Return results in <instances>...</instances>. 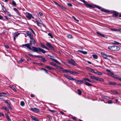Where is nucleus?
<instances>
[{"mask_svg":"<svg viewBox=\"0 0 121 121\" xmlns=\"http://www.w3.org/2000/svg\"><path fill=\"white\" fill-rule=\"evenodd\" d=\"M41 46L42 47L44 48L46 46L44 45L42 43H40Z\"/></svg>","mask_w":121,"mask_h":121,"instance_id":"37998d69","label":"nucleus"},{"mask_svg":"<svg viewBox=\"0 0 121 121\" xmlns=\"http://www.w3.org/2000/svg\"><path fill=\"white\" fill-rule=\"evenodd\" d=\"M16 12L20 16H21L20 15V13L18 10H17V11H16Z\"/></svg>","mask_w":121,"mask_h":121,"instance_id":"6e6d98bb","label":"nucleus"},{"mask_svg":"<svg viewBox=\"0 0 121 121\" xmlns=\"http://www.w3.org/2000/svg\"><path fill=\"white\" fill-rule=\"evenodd\" d=\"M20 34L19 33H18L17 34H16L14 36L15 37H17L18 36V35H19Z\"/></svg>","mask_w":121,"mask_h":121,"instance_id":"69168bd1","label":"nucleus"},{"mask_svg":"<svg viewBox=\"0 0 121 121\" xmlns=\"http://www.w3.org/2000/svg\"><path fill=\"white\" fill-rule=\"evenodd\" d=\"M94 58L95 59H97L98 57L97 55L96 54H94L92 55Z\"/></svg>","mask_w":121,"mask_h":121,"instance_id":"473e14b6","label":"nucleus"},{"mask_svg":"<svg viewBox=\"0 0 121 121\" xmlns=\"http://www.w3.org/2000/svg\"><path fill=\"white\" fill-rule=\"evenodd\" d=\"M12 4L14 6H15L16 5V3L13 0L12 1Z\"/></svg>","mask_w":121,"mask_h":121,"instance_id":"c9c22d12","label":"nucleus"},{"mask_svg":"<svg viewBox=\"0 0 121 121\" xmlns=\"http://www.w3.org/2000/svg\"><path fill=\"white\" fill-rule=\"evenodd\" d=\"M26 17L27 18L30 19H31V17H32V15L31 14L28 13V15L26 16Z\"/></svg>","mask_w":121,"mask_h":121,"instance_id":"ddd939ff","label":"nucleus"},{"mask_svg":"<svg viewBox=\"0 0 121 121\" xmlns=\"http://www.w3.org/2000/svg\"><path fill=\"white\" fill-rule=\"evenodd\" d=\"M4 12L5 13V14H6L8 15L9 13V12L7 11V10L5 11Z\"/></svg>","mask_w":121,"mask_h":121,"instance_id":"8fccbe9b","label":"nucleus"},{"mask_svg":"<svg viewBox=\"0 0 121 121\" xmlns=\"http://www.w3.org/2000/svg\"><path fill=\"white\" fill-rule=\"evenodd\" d=\"M10 87L14 92H16L17 91L16 89L13 86H11Z\"/></svg>","mask_w":121,"mask_h":121,"instance_id":"c756f323","label":"nucleus"},{"mask_svg":"<svg viewBox=\"0 0 121 121\" xmlns=\"http://www.w3.org/2000/svg\"><path fill=\"white\" fill-rule=\"evenodd\" d=\"M5 47L7 49H8L9 48V46L7 45H5Z\"/></svg>","mask_w":121,"mask_h":121,"instance_id":"e2e57ef3","label":"nucleus"},{"mask_svg":"<svg viewBox=\"0 0 121 121\" xmlns=\"http://www.w3.org/2000/svg\"><path fill=\"white\" fill-rule=\"evenodd\" d=\"M84 4L87 6V8H94L95 7L99 9H101L102 8L98 6H96L95 5H91L88 4V3L84 0H80Z\"/></svg>","mask_w":121,"mask_h":121,"instance_id":"f03ea898","label":"nucleus"},{"mask_svg":"<svg viewBox=\"0 0 121 121\" xmlns=\"http://www.w3.org/2000/svg\"><path fill=\"white\" fill-rule=\"evenodd\" d=\"M60 113L62 115H63L64 114V112L63 111H60Z\"/></svg>","mask_w":121,"mask_h":121,"instance_id":"338daca9","label":"nucleus"},{"mask_svg":"<svg viewBox=\"0 0 121 121\" xmlns=\"http://www.w3.org/2000/svg\"><path fill=\"white\" fill-rule=\"evenodd\" d=\"M36 23L38 25V26H40L39 25V23L37 21H36Z\"/></svg>","mask_w":121,"mask_h":121,"instance_id":"0e129e2a","label":"nucleus"},{"mask_svg":"<svg viewBox=\"0 0 121 121\" xmlns=\"http://www.w3.org/2000/svg\"><path fill=\"white\" fill-rule=\"evenodd\" d=\"M54 3H55V4H56L58 6H60V5L59 4H58V3H57L56 2L54 1Z\"/></svg>","mask_w":121,"mask_h":121,"instance_id":"13d9d810","label":"nucleus"},{"mask_svg":"<svg viewBox=\"0 0 121 121\" xmlns=\"http://www.w3.org/2000/svg\"><path fill=\"white\" fill-rule=\"evenodd\" d=\"M4 115V114L2 112L0 113V116Z\"/></svg>","mask_w":121,"mask_h":121,"instance_id":"774afa93","label":"nucleus"},{"mask_svg":"<svg viewBox=\"0 0 121 121\" xmlns=\"http://www.w3.org/2000/svg\"><path fill=\"white\" fill-rule=\"evenodd\" d=\"M24 60V59L23 58H22L21 59L17 61L18 63L20 64Z\"/></svg>","mask_w":121,"mask_h":121,"instance_id":"a211bd4d","label":"nucleus"},{"mask_svg":"<svg viewBox=\"0 0 121 121\" xmlns=\"http://www.w3.org/2000/svg\"><path fill=\"white\" fill-rule=\"evenodd\" d=\"M113 13H114L113 15V17H117L118 15V12L116 11H114L113 12Z\"/></svg>","mask_w":121,"mask_h":121,"instance_id":"9b49d317","label":"nucleus"},{"mask_svg":"<svg viewBox=\"0 0 121 121\" xmlns=\"http://www.w3.org/2000/svg\"><path fill=\"white\" fill-rule=\"evenodd\" d=\"M56 67L57 68L60 69H63V68L61 67L60 66H58L57 65V66H56Z\"/></svg>","mask_w":121,"mask_h":121,"instance_id":"09e8293b","label":"nucleus"},{"mask_svg":"<svg viewBox=\"0 0 121 121\" xmlns=\"http://www.w3.org/2000/svg\"><path fill=\"white\" fill-rule=\"evenodd\" d=\"M30 109L36 112H39V110L38 109L36 108H31Z\"/></svg>","mask_w":121,"mask_h":121,"instance_id":"9d476101","label":"nucleus"},{"mask_svg":"<svg viewBox=\"0 0 121 121\" xmlns=\"http://www.w3.org/2000/svg\"><path fill=\"white\" fill-rule=\"evenodd\" d=\"M68 63L70 65H73V66H75V62H71L70 60H68Z\"/></svg>","mask_w":121,"mask_h":121,"instance_id":"2eb2a0df","label":"nucleus"},{"mask_svg":"<svg viewBox=\"0 0 121 121\" xmlns=\"http://www.w3.org/2000/svg\"><path fill=\"white\" fill-rule=\"evenodd\" d=\"M50 64L51 65H52L54 66L55 67H56V66H57V65L55 63H54L53 62H52L50 63Z\"/></svg>","mask_w":121,"mask_h":121,"instance_id":"7c9ffc66","label":"nucleus"},{"mask_svg":"<svg viewBox=\"0 0 121 121\" xmlns=\"http://www.w3.org/2000/svg\"><path fill=\"white\" fill-rule=\"evenodd\" d=\"M101 10L103 12H104L106 13H108L110 12V11H109V10L105 9H101Z\"/></svg>","mask_w":121,"mask_h":121,"instance_id":"4468645a","label":"nucleus"},{"mask_svg":"<svg viewBox=\"0 0 121 121\" xmlns=\"http://www.w3.org/2000/svg\"><path fill=\"white\" fill-rule=\"evenodd\" d=\"M26 33L27 35L29 36L30 38L33 36L32 34L29 31H26Z\"/></svg>","mask_w":121,"mask_h":121,"instance_id":"1a4fd4ad","label":"nucleus"},{"mask_svg":"<svg viewBox=\"0 0 121 121\" xmlns=\"http://www.w3.org/2000/svg\"><path fill=\"white\" fill-rule=\"evenodd\" d=\"M72 17L74 19L76 20V21H77V22H79V20H77L76 18H75V17L73 16Z\"/></svg>","mask_w":121,"mask_h":121,"instance_id":"a18cd8bd","label":"nucleus"},{"mask_svg":"<svg viewBox=\"0 0 121 121\" xmlns=\"http://www.w3.org/2000/svg\"><path fill=\"white\" fill-rule=\"evenodd\" d=\"M45 68H47L48 69L52 70H53L54 69V68H53L49 66H47L45 67Z\"/></svg>","mask_w":121,"mask_h":121,"instance_id":"f3484780","label":"nucleus"},{"mask_svg":"<svg viewBox=\"0 0 121 121\" xmlns=\"http://www.w3.org/2000/svg\"><path fill=\"white\" fill-rule=\"evenodd\" d=\"M49 111L53 113H55V110H52L50 109L49 110Z\"/></svg>","mask_w":121,"mask_h":121,"instance_id":"864d4df0","label":"nucleus"},{"mask_svg":"<svg viewBox=\"0 0 121 121\" xmlns=\"http://www.w3.org/2000/svg\"><path fill=\"white\" fill-rule=\"evenodd\" d=\"M95 73L99 75H101L102 74V73L101 72L99 71H97L95 72Z\"/></svg>","mask_w":121,"mask_h":121,"instance_id":"cd10ccee","label":"nucleus"},{"mask_svg":"<svg viewBox=\"0 0 121 121\" xmlns=\"http://www.w3.org/2000/svg\"><path fill=\"white\" fill-rule=\"evenodd\" d=\"M108 103L109 104H111L112 103V102L111 100H109L108 101Z\"/></svg>","mask_w":121,"mask_h":121,"instance_id":"49530a36","label":"nucleus"},{"mask_svg":"<svg viewBox=\"0 0 121 121\" xmlns=\"http://www.w3.org/2000/svg\"><path fill=\"white\" fill-rule=\"evenodd\" d=\"M85 83H86L85 84L88 86H92V85L90 83L87 82H85Z\"/></svg>","mask_w":121,"mask_h":121,"instance_id":"f704fd0d","label":"nucleus"},{"mask_svg":"<svg viewBox=\"0 0 121 121\" xmlns=\"http://www.w3.org/2000/svg\"><path fill=\"white\" fill-rule=\"evenodd\" d=\"M83 79H84L85 81L86 80H87L88 81V80H89V79H88L87 78H83Z\"/></svg>","mask_w":121,"mask_h":121,"instance_id":"bf43d9fd","label":"nucleus"},{"mask_svg":"<svg viewBox=\"0 0 121 121\" xmlns=\"http://www.w3.org/2000/svg\"><path fill=\"white\" fill-rule=\"evenodd\" d=\"M50 58L52 60L54 61H55L56 63L57 64H60V63L57 60L54 59L53 58Z\"/></svg>","mask_w":121,"mask_h":121,"instance_id":"412c9836","label":"nucleus"},{"mask_svg":"<svg viewBox=\"0 0 121 121\" xmlns=\"http://www.w3.org/2000/svg\"><path fill=\"white\" fill-rule=\"evenodd\" d=\"M77 91L78 92V93L79 95H81L82 94V92L79 89H78L77 90Z\"/></svg>","mask_w":121,"mask_h":121,"instance_id":"393cba45","label":"nucleus"},{"mask_svg":"<svg viewBox=\"0 0 121 121\" xmlns=\"http://www.w3.org/2000/svg\"><path fill=\"white\" fill-rule=\"evenodd\" d=\"M108 49L112 51H118L120 49V48L116 46H110L108 47Z\"/></svg>","mask_w":121,"mask_h":121,"instance_id":"7ed1b4c3","label":"nucleus"},{"mask_svg":"<svg viewBox=\"0 0 121 121\" xmlns=\"http://www.w3.org/2000/svg\"><path fill=\"white\" fill-rule=\"evenodd\" d=\"M64 76L68 79L70 80L73 81L75 80V79L71 77L69 75H67L66 74H64Z\"/></svg>","mask_w":121,"mask_h":121,"instance_id":"20e7f679","label":"nucleus"},{"mask_svg":"<svg viewBox=\"0 0 121 121\" xmlns=\"http://www.w3.org/2000/svg\"><path fill=\"white\" fill-rule=\"evenodd\" d=\"M114 43H113L115 44H120V43L116 41H114Z\"/></svg>","mask_w":121,"mask_h":121,"instance_id":"3c124183","label":"nucleus"},{"mask_svg":"<svg viewBox=\"0 0 121 121\" xmlns=\"http://www.w3.org/2000/svg\"><path fill=\"white\" fill-rule=\"evenodd\" d=\"M1 6L2 8V10H3V11L4 12L7 10L6 9L4 5H2Z\"/></svg>","mask_w":121,"mask_h":121,"instance_id":"2f4dec72","label":"nucleus"},{"mask_svg":"<svg viewBox=\"0 0 121 121\" xmlns=\"http://www.w3.org/2000/svg\"><path fill=\"white\" fill-rule=\"evenodd\" d=\"M89 77L91 79H95L96 80V77L94 76H90Z\"/></svg>","mask_w":121,"mask_h":121,"instance_id":"72a5a7b5","label":"nucleus"},{"mask_svg":"<svg viewBox=\"0 0 121 121\" xmlns=\"http://www.w3.org/2000/svg\"><path fill=\"white\" fill-rule=\"evenodd\" d=\"M42 59L41 60V61L43 62H44L47 61V60L45 58L42 57V58H41Z\"/></svg>","mask_w":121,"mask_h":121,"instance_id":"bb28decb","label":"nucleus"},{"mask_svg":"<svg viewBox=\"0 0 121 121\" xmlns=\"http://www.w3.org/2000/svg\"><path fill=\"white\" fill-rule=\"evenodd\" d=\"M29 28V30H30L31 31H32V33L33 34H35V33L34 31L31 28Z\"/></svg>","mask_w":121,"mask_h":121,"instance_id":"a19ab883","label":"nucleus"},{"mask_svg":"<svg viewBox=\"0 0 121 121\" xmlns=\"http://www.w3.org/2000/svg\"><path fill=\"white\" fill-rule=\"evenodd\" d=\"M62 70L65 73H70L71 71L68 69H62Z\"/></svg>","mask_w":121,"mask_h":121,"instance_id":"aec40b11","label":"nucleus"},{"mask_svg":"<svg viewBox=\"0 0 121 121\" xmlns=\"http://www.w3.org/2000/svg\"><path fill=\"white\" fill-rule=\"evenodd\" d=\"M30 117L34 121H39V120L37 119V118L35 117H34L31 116Z\"/></svg>","mask_w":121,"mask_h":121,"instance_id":"f8f14e48","label":"nucleus"},{"mask_svg":"<svg viewBox=\"0 0 121 121\" xmlns=\"http://www.w3.org/2000/svg\"><path fill=\"white\" fill-rule=\"evenodd\" d=\"M101 54L102 57L105 59H107V57H110L108 55H107L103 52H101Z\"/></svg>","mask_w":121,"mask_h":121,"instance_id":"423d86ee","label":"nucleus"},{"mask_svg":"<svg viewBox=\"0 0 121 121\" xmlns=\"http://www.w3.org/2000/svg\"><path fill=\"white\" fill-rule=\"evenodd\" d=\"M115 79H118L119 80L121 81V77L119 76H117Z\"/></svg>","mask_w":121,"mask_h":121,"instance_id":"4c0bfd02","label":"nucleus"},{"mask_svg":"<svg viewBox=\"0 0 121 121\" xmlns=\"http://www.w3.org/2000/svg\"><path fill=\"white\" fill-rule=\"evenodd\" d=\"M108 84L110 85H115L116 84V83L115 82H109Z\"/></svg>","mask_w":121,"mask_h":121,"instance_id":"5701e85b","label":"nucleus"},{"mask_svg":"<svg viewBox=\"0 0 121 121\" xmlns=\"http://www.w3.org/2000/svg\"><path fill=\"white\" fill-rule=\"evenodd\" d=\"M89 70L92 73H95V72L94 69L91 68H89Z\"/></svg>","mask_w":121,"mask_h":121,"instance_id":"58836bf2","label":"nucleus"},{"mask_svg":"<svg viewBox=\"0 0 121 121\" xmlns=\"http://www.w3.org/2000/svg\"><path fill=\"white\" fill-rule=\"evenodd\" d=\"M30 38L31 39V40L30 41V43H29L23 44L22 45L23 46H25L29 50H32L33 52H35L37 53L42 52L43 53H44L46 52V51L43 49L40 48H36L35 47H32V48L30 46L32 45V43L34 45H35L36 44V43L33 36Z\"/></svg>","mask_w":121,"mask_h":121,"instance_id":"f257e3e1","label":"nucleus"},{"mask_svg":"<svg viewBox=\"0 0 121 121\" xmlns=\"http://www.w3.org/2000/svg\"><path fill=\"white\" fill-rule=\"evenodd\" d=\"M39 15H40V16H43V14L41 12H39Z\"/></svg>","mask_w":121,"mask_h":121,"instance_id":"4d7b16f0","label":"nucleus"},{"mask_svg":"<svg viewBox=\"0 0 121 121\" xmlns=\"http://www.w3.org/2000/svg\"><path fill=\"white\" fill-rule=\"evenodd\" d=\"M1 109L5 110L7 111H9V109L8 108L6 107H3Z\"/></svg>","mask_w":121,"mask_h":121,"instance_id":"c85d7f7f","label":"nucleus"},{"mask_svg":"<svg viewBox=\"0 0 121 121\" xmlns=\"http://www.w3.org/2000/svg\"><path fill=\"white\" fill-rule=\"evenodd\" d=\"M4 102H5V103L7 104V106L10 109H12V108L11 107L10 104L8 101L7 100H5L4 101Z\"/></svg>","mask_w":121,"mask_h":121,"instance_id":"6e6552de","label":"nucleus"},{"mask_svg":"<svg viewBox=\"0 0 121 121\" xmlns=\"http://www.w3.org/2000/svg\"><path fill=\"white\" fill-rule=\"evenodd\" d=\"M47 117H48V118L49 119V120L50 121H51V119H52V118L51 117V116H47Z\"/></svg>","mask_w":121,"mask_h":121,"instance_id":"603ef678","label":"nucleus"},{"mask_svg":"<svg viewBox=\"0 0 121 121\" xmlns=\"http://www.w3.org/2000/svg\"><path fill=\"white\" fill-rule=\"evenodd\" d=\"M5 115L6 117V118L8 121H11V119L9 117L7 113L5 114Z\"/></svg>","mask_w":121,"mask_h":121,"instance_id":"6ab92c4d","label":"nucleus"},{"mask_svg":"<svg viewBox=\"0 0 121 121\" xmlns=\"http://www.w3.org/2000/svg\"><path fill=\"white\" fill-rule=\"evenodd\" d=\"M72 118L74 120H77L76 118L75 117H72Z\"/></svg>","mask_w":121,"mask_h":121,"instance_id":"680f3d73","label":"nucleus"},{"mask_svg":"<svg viewBox=\"0 0 121 121\" xmlns=\"http://www.w3.org/2000/svg\"><path fill=\"white\" fill-rule=\"evenodd\" d=\"M81 83H84L85 84H86L85 82H86L85 80L84 79H83L82 80H81Z\"/></svg>","mask_w":121,"mask_h":121,"instance_id":"ea45409f","label":"nucleus"},{"mask_svg":"<svg viewBox=\"0 0 121 121\" xmlns=\"http://www.w3.org/2000/svg\"><path fill=\"white\" fill-rule=\"evenodd\" d=\"M75 82L77 84H80L81 83V80H75Z\"/></svg>","mask_w":121,"mask_h":121,"instance_id":"b1692460","label":"nucleus"},{"mask_svg":"<svg viewBox=\"0 0 121 121\" xmlns=\"http://www.w3.org/2000/svg\"><path fill=\"white\" fill-rule=\"evenodd\" d=\"M48 35L49 36H50L51 38H52L53 37V36L52 35V34L50 33H49L48 34Z\"/></svg>","mask_w":121,"mask_h":121,"instance_id":"c03bdc74","label":"nucleus"},{"mask_svg":"<svg viewBox=\"0 0 121 121\" xmlns=\"http://www.w3.org/2000/svg\"><path fill=\"white\" fill-rule=\"evenodd\" d=\"M96 33L98 35H100L101 36L103 37H105V36L103 34L98 32H97Z\"/></svg>","mask_w":121,"mask_h":121,"instance_id":"4be33fe9","label":"nucleus"},{"mask_svg":"<svg viewBox=\"0 0 121 121\" xmlns=\"http://www.w3.org/2000/svg\"><path fill=\"white\" fill-rule=\"evenodd\" d=\"M21 105L22 106H24L25 105V103L24 101H21Z\"/></svg>","mask_w":121,"mask_h":121,"instance_id":"e433bc0d","label":"nucleus"},{"mask_svg":"<svg viewBox=\"0 0 121 121\" xmlns=\"http://www.w3.org/2000/svg\"><path fill=\"white\" fill-rule=\"evenodd\" d=\"M108 74L110 76H111L112 77L114 78H116L117 76L116 75H114V74L113 73L111 72H110V73H108Z\"/></svg>","mask_w":121,"mask_h":121,"instance_id":"0eeeda50","label":"nucleus"},{"mask_svg":"<svg viewBox=\"0 0 121 121\" xmlns=\"http://www.w3.org/2000/svg\"><path fill=\"white\" fill-rule=\"evenodd\" d=\"M46 45L48 47L50 48L53 51L55 50L53 47L49 43L47 42L46 43Z\"/></svg>","mask_w":121,"mask_h":121,"instance_id":"39448f33","label":"nucleus"},{"mask_svg":"<svg viewBox=\"0 0 121 121\" xmlns=\"http://www.w3.org/2000/svg\"><path fill=\"white\" fill-rule=\"evenodd\" d=\"M68 37L69 39L71 38L72 37V36L71 35H69L67 36Z\"/></svg>","mask_w":121,"mask_h":121,"instance_id":"79ce46f5","label":"nucleus"},{"mask_svg":"<svg viewBox=\"0 0 121 121\" xmlns=\"http://www.w3.org/2000/svg\"><path fill=\"white\" fill-rule=\"evenodd\" d=\"M82 53L84 54H87V53L86 52L82 51Z\"/></svg>","mask_w":121,"mask_h":121,"instance_id":"de8ad7c7","label":"nucleus"},{"mask_svg":"<svg viewBox=\"0 0 121 121\" xmlns=\"http://www.w3.org/2000/svg\"><path fill=\"white\" fill-rule=\"evenodd\" d=\"M36 57L38 58H42V56H40L39 55H37V56H36Z\"/></svg>","mask_w":121,"mask_h":121,"instance_id":"052dcab7","label":"nucleus"},{"mask_svg":"<svg viewBox=\"0 0 121 121\" xmlns=\"http://www.w3.org/2000/svg\"><path fill=\"white\" fill-rule=\"evenodd\" d=\"M96 80L101 81H104V80L103 79L97 77H96Z\"/></svg>","mask_w":121,"mask_h":121,"instance_id":"dca6fc26","label":"nucleus"},{"mask_svg":"<svg viewBox=\"0 0 121 121\" xmlns=\"http://www.w3.org/2000/svg\"><path fill=\"white\" fill-rule=\"evenodd\" d=\"M67 5L69 6L70 7H72V4L70 3H68L67 4Z\"/></svg>","mask_w":121,"mask_h":121,"instance_id":"5fc2aeb1","label":"nucleus"},{"mask_svg":"<svg viewBox=\"0 0 121 121\" xmlns=\"http://www.w3.org/2000/svg\"><path fill=\"white\" fill-rule=\"evenodd\" d=\"M70 73L72 74H78V73L77 72H76L75 71H71Z\"/></svg>","mask_w":121,"mask_h":121,"instance_id":"a878e982","label":"nucleus"}]
</instances>
